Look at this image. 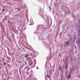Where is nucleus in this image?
Listing matches in <instances>:
<instances>
[{"label": "nucleus", "instance_id": "4", "mask_svg": "<svg viewBox=\"0 0 80 80\" xmlns=\"http://www.w3.org/2000/svg\"><path fill=\"white\" fill-rule=\"evenodd\" d=\"M60 68H61V67H60V68H59V70H60Z\"/></svg>", "mask_w": 80, "mask_h": 80}, {"label": "nucleus", "instance_id": "11", "mask_svg": "<svg viewBox=\"0 0 80 80\" xmlns=\"http://www.w3.org/2000/svg\"><path fill=\"white\" fill-rule=\"evenodd\" d=\"M4 65H5V64H4Z\"/></svg>", "mask_w": 80, "mask_h": 80}, {"label": "nucleus", "instance_id": "5", "mask_svg": "<svg viewBox=\"0 0 80 80\" xmlns=\"http://www.w3.org/2000/svg\"><path fill=\"white\" fill-rule=\"evenodd\" d=\"M37 68L38 69V67H37Z\"/></svg>", "mask_w": 80, "mask_h": 80}, {"label": "nucleus", "instance_id": "7", "mask_svg": "<svg viewBox=\"0 0 80 80\" xmlns=\"http://www.w3.org/2000/svg\"><path fill=\"white\" fill-rule=\"evenodd\" d=\"M69 78H70V75H69Z\"/></svg>", "mask_w": 80, "mask_h": 80}, {"label": "nucleus", "instance_id": "6", "mask_svg": "<svg viewBox=\"0 0 80 80\" xmlns=\"http://www.w3.org/2000/svg\"><path fill=\"white\" fill-rule=\"evenodd\" d=\"M67 79H69V78L68 77Z\"/></svg>", "mask_w": 80, "mask_h": 80}, {"label": "nucleus", "instance_id": "9", "mask_svg": "<svg viewBox=\"0 0 80 80\" xmlns=\"http://www.w3.org/2000/svg\"><path fill=\"white\" fill-rule=\"evenodd\" d=\"M2 11H4V10H2Z\"/></svg>", "mask_w": 80, "mask_h": 80}, {"label": "nucleus", "instance_id": "8", "mask_svg": "<svg viewBox=\"0 0 80 80\" xmlns=\"http://www.w3.org/2000/svg\"><path fill=\"white\" fill-rule=\"evenodd\" d=\"M47 77H48L49 78V77H48V76L47 75Z\"/></svg>", "mask_w": 80, "mask_h": 80}, {"label": "nucleus", "instance_id": "3", "mask_svg": "<svg viewBox=\"0 0 80 80\" xmlns=\"http://www.w3.org/2000/svg\"><path fill=\"white\" fill-rule=\"evenodd\" d=\"M68 65H67L66 66V68L67 69V66H68Z\"/></svg>", "mask_w": 80, "mask_h": 80}, {"label": "nucleus", "instance_id": "2", "mask_svg": "<svg viewBox=\"0 0 80 80\" xmlns=\"http://www.w3.org/2000/svg\"><path fill=\"white\" fill-rule=\"evenodd\" d=\"M68 44H69V42H68L66 44V46H67Z\"/></svg>", "mask_w": 80, "mask_h": 80}, {"label": "nucleus", "instance_id": "10", "mask_svg": "<svg viewBox=\"0 0 80 80\" xmlns=\"http://www.w3.org/2000/svg\"><path fill=\"white\" fill-rule=\"evenodd\" d=\"M50 10H51V9H50Z\"/></svg>", "mask_w": 80, "mask_h": 80}, {"label": "nucleus", "instance_id": "1", "mask_svg": "<svg viewBox=\"0 0 80 80\" xmlns=\"http://www.w3.org/2000/svg\"><path fill=\"white\" fill-rule=\"evenodd\" d=\"M28 55H27L26 56H25V57L26 58H27V57H28Z\"/></svg>", "mask_w": 80, "mask_h": 80}]
</instances>
